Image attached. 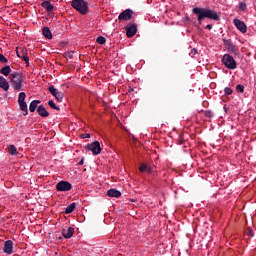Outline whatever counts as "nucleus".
I'll return each mask as SVG.
<instances>
[{"label": "nucleus", "mask_w": 256, "mask_h": 256, "mask_svg": "<svg viewBox=\"0 0 256 256\" xmlns=\"http://www.w3.org/2000/svg\"><path fill=\"white\" fill-rule=\"evenodd\" d=\"M147 168L148 165L146 163H141L138 169L141 173H145L147 171Z\"/></svg>", "instance_id": "nucleus-26"}, {"label": "nucleus", "mask_w": 256, "mask_h": 256, "mask_svg": "<svg viewBox=\"0 0 256 256\" xmlns=\"http://www.w3.org/2000/svg\"><path fill=\"white\" fill-rule=\"evenodd\" d=\"M0 73L3 74L4 76H9L11 74V66L7 65L0 69Z\"/></svg>", "instance_id": "nucleus-23"}, {"label": "nucleus", "mask_w": 256, "mask_h": 256, "mask_svg": "<svg viewBox=\"0 0 256 256\" xmlns=\"http://www.w3.org/2000/svg\"><path fill=\"white\" fill-rule=\"evenodd\" d=\"M96 43H98L99 45H103L106 43V38L104 36H98L96 38Z\"/></svg>", "instance_id": "nucleus-25"}, {"label": "nucleus", "mask_w": 256, "mask_h": 256, "mask_svg": "<svg viewBox=\"0 0 256 256\" xmlns=\"http://www.w3.org/2000/svg\"><path fill=\"white\" fill-rule=\"evenodd\" d=\"M205 115H206V117H208L209 119H211V117H214L213 112L210 111V110L205 111Z\"/></svg>", "instance_id": "nucleus-32"}, {"label": "nucleus", "mask_w": 256, "mask_h": 256, "mask_svg": "<svg viewBox=\"0 0 256 256\" xmlns=\"http://www.w3.org/2000/svg\"><path fill=\"white\" fill-rule=\"evenodd\" d=\"M246 234H248V236H250V237L254 236L253 230L251 228L246 229Z\"/></svg>", "instance_id": "nucleus-34"}, {"label": "nucleus", "mask_w": 256, "mask_h": 256, "mask_svg": "<svg viewBox=\"0 0 256 256\" xmlns=\"http://www.w3.org/2000/svg\"><path fill=\"white\" fill-rule=\"evenodd\" d=\"M76 208V204L75 203H72L71 205H69L66 210H65V213L66 214H71Z\"/></svg>", "instance_id": "nucleus-24"}, {"label": "nucleus", "mask_w": 256, "mask_h": 256, "mask_svg": "<svg viewBox=\"0 0 256 256\" xmlns=\"http://www.w3.org/2000/svg\"><path fill=\"white\" fill-rule=\"evenodd\" d=\"M222 62L223 64L231 70H235L237 68V62L235 61V59L229 55V54H225L222 58Z\"/></svg>", "instance_id": "nucleus-5"}, {"label": "nucleus", "mask_w": 256, "mask_h": 256, "mask_svg": "<svg viewBox=\"0 0 256 256\" xmlns=\"http://www.w3.org/2000/svg\"><path fill=\"white\" fill-rule=\"evenodd\" d=\"M0 88H2L4 91H9V82L4 76H0Z\"/></svg>", "instance_id": "nucleus-16"}, {"label": "nucleus", "mask_w": 256, "mask_h": 256, "mask_svg": "<svg viewBox=\"0 0 256 256\" xmlns=\"http://www.w3.org/2000/svg\"><path fill=\"white\" fill-rule=\"evenodd\" d=\"M41 6L46 9L48 13L52 12L54 9V6L49 1L42 2Z\"/></svg>", "instance_id": "nucleus-21"}, {"label": "nucleus", "mask_w": 256, "mask_h": 256, "mask_svg": "<svg viewBox=\"0 0 256 256\" xmlns=\"http://www.w3.org/2000/svg\"><path fill=\"white\" fill-rule=\"evenodd\" d=\"M56 189L59 192H68L72 189V184L65 180H61V182H58V184L56 185Z\"/></svg>", "instance_id": "nucleus-7"}, {"label": "nucleus", "mask_w": 256, "mask_h": 256, "mask_svg": "<svg viewBox=\"0 0 256 256\" xmlns=\"http://www.w3.org/2000/svg\"><path fill=\"white\" fill-rule=\"evenodd\" d=\"M133 10L132 9H125L124 11H122L119 16H118V20L119 21H129L132 19L133 17Z\"/></svg>", "instance_id": "nucleus-8"}, {"label": "nucleus", "mask_w": 256, "mask_h": 256, "mask_svg": "<svg viewBox=\"0 0 256 256\" xmlns=\"http://www.w3.org/2000/svg\"><path fill=\"white\" fill-rule=\"evenodd\" d=\"M192 13L197 15L199 25L207 18L214 21H219L220 16L214 9H208L203 7H194Z\"/></svg>", "instance_id": "nucleus-1"}, {"label": "nucleus", "mask_w": 256, "mask_h": 256, "mask_svg": "<svg viewBox=\"0 0 256 256\" xmlns=\"http://www.w3.org/2000/svg\"><path fill=\"white\" fill-rule=\"evenodd\" d=\"M48 104H49V106H50L51 109H55L56 111H60V108H59L58 106H56V104L54 103L53 100H50V101L48 102Z\"/></svg>", "instance_id": "nucleus-27"}, {"label": "nucleus", "mask_w": 256, "mask_h": 256, "mask_svg": "<svg viewBox=\"0 0 256 256\" xmlns=\"http://www.w3.org/2000/svg\"><path fill=\"white\" fill-rule=\"evenodd\" d=\"M138 32V26L136 23H131L130 26L126 28V36L128 38L134 37Z\"/></svg>", "instance_id": "nucleus-9"}, {"label": "nucleus", "mask_w": 256, "mask_h": 256, "mask_svg": "<svg viewBox=\"0 0 256 256\" xmlns=\"http://www.w3.org/2000/svg\"><path fill=\"white\" fill-rule=\"evenodd\" d=\"M41 101L40 100H33L30 105H29V111L30 113H34L36 111L38 105H40Z\"/></svg>", "instance_id": "nucleus-18"}, {"label": "nucleus", "mask_w": 256, "mask_h": 256, "mask_svg": "<svg viewBox=\"0 0 256 256\" xmlns=\"http://www.w3.org/2000/svg\"><path fill=\"white\" fill-rule=\"evenodd\" d=\"M236 91L243 93L245 91L244 85H241V84L236 85Z\"/></svg>", "instance_id": "nucleus-30"}, {"label": "nucleus", "mask_w": 256, "mask_h": 256, "mask_svg": "<svg viewBox=\"0 0 256 256\" xmlns=\"http://www.w3.org/2000/svg\"><path fill=\"white\" fill-rule=\"evenodd\" d=\"M234 26H236V29H238L240 33L247 32V26L245 22L240 19H234Z\"/></svg>", "instance_id": "nucleus-11"}, {"label": "nucleus", "mask_w": 256, "mask_h": 256, "mask_svg": "<svg viewBox=\"0 0 256 256\" xmlns=\"http://www.w3.org/2000/svg\"><path fill=\"white\" fill-rule=\"evenodd\" d=\"M49 92L59 101L62 102L64 93L56 89L53 85L48 88Z\"/></svg>", "instance_id": "nucleus-10"}, {"label": "nucleus", "mask_w": 256, "mask_h": 256, "mask_svg": "<svg viewBox=\"0 0 256 256\" xmlns=\"http://www.w3.org/2000/svg\"><path fill=\"white\" fill-rule=\"evenodd\" d=\"M42 33H43V36L46 38V39H52V33H51V30L50 28H48V26H44L42 28Z\"/></svg>", "instance_id": "nucleus-20"}, {"label": "nucleus", "mask_w": 256, "mask_h": 256, "mask_svg": "<svg viewBox=\"0 0 256 256\" xmlns=\"http://www.w3.org/2000/svg\"><path fill=\"white\" fill-rule=\"evenodd\" d=\"M7 62H9V60L6 59L5 55L0 54V63L5 64Z\"/></svg>", "instance_id": "nucleus-31"}, {"label": "nucleus", "mask_w": 256, "mask_h": 256, "mask_svg": "<svg viewBox=\"0 0 256 256\" xmlns=\"http://www.w3.org/2000/svg\"><path fill=\"white\" fill-rule=\"evenodd\" d=\"M233 93V90L229 87L225 88V94L231 95Z\"/></svg>", "instance_id": "nucleus-35"}, {"label": "nucleus", "mask_w": 256, "mask_h": 256, "mask_svg": "<svg viewBox=\"0 0 256 256\" xmlns=\"http://www.w3.org/2000/svg\"><path fill=\"white\" fill-rule=\"evenodd\" d=\"M37 113L40 115V117H49V112L46 110V108L43 105H40L37 108Z\"/></svg>", "instance_id": "nucleus-17"}, {"label": "nucleus", "mask_w": 256, "mask_h": 256, "mask_svg": "<svg viewBox=\"0 0 256 256\" xmlns=\"http://www.w3.org/2000/svg\"><path fill=\"white\" fill-rule=\"evenodd\" d=\"M223 42L228 52L236 56L239 55V49L233 44L232 40H227V38H223Z\"/></svg>", "instance_id": "nucleus-6"}, {"label": "nucleus", "mask_w": 256, "mask_h": 256, "mask_svg": "<svg viewBox=\"0 0 256 256\" xmlns=\"http://www.w3.org/2000/svg\"><path fill=\"white\" fill-rule=\"evenodd\" d=\"M120 190H116V188H110V190H107V196L112 198H119L121 197Z\"/></svg>", "instance_id": "nucleus-14"}, {"label": "nucleus", "mask_w": 256, "mask_h": 256, "mask_svg": "<svg viewBox=\"0 0 256 256\" xmlns=\"http://www.w3.org/2000/svg\"><path fill=\"white\" fill-rule=\"evenodd\" d=\"M71 5L82 15H87L89 12V4L85 0H72Z\"/></svg>", "instance_id": "nucleus-3"}, {"label": "nucleus", "mask_w": 256, "mask_h": 256, "mask_svg": "<svg viewBox=\"0 0 256 256\" xmlns=\"http://www.w3.org/2000/svg\"><path fill=\"white\" fill-rule=\"evenodd\" d=\"M26 94L24 92L19 93L18 95V103L25 102Z\"/></svg>", "instance_id": "nucleus-28"}, {"label": "nucleus", "mask_w": 256, "mask_h": 256, "mask_svg": "<svg viewBox=\"0 0 256 256\" xmlns=\"http://www.w3.org/2000/svg\"><path fill=\"white\" fill-rule=\"evenodd\" d=\"M75 233V229L73 227H70L68 230L63 229L62 230V235L66 239H70Z\"/></svg>", "instance_id": "nucleus-15"}, {"label": "nucleus", "mask_w": 256, "mask_h": 256, "mask_svg": "<svg viewBox=\"0 0 256 256\" xmlns=\"http://www.w3.org/2000/svg\"><path fill=\"white\" fill-rule=\"evenodd\" d=\"M18 104H19L20 111L23 112V115L24 116L28 115V108H27L26 102L22 101V102H18Z\"/></svg>", "instance_id": "nucleus-22"}, {"label": "nucleus", "mask_w": 256, "mask_h": 256, "mask_svg": "<svg viewBox=\"0 0 256 256\" xmlns=\"http://www.w3.org/2000/svg\"><path fill=\"white\" fill-rule=\"evenodd\" d=\"M192 54H193V55L197 54V50H196V49H193V50H192Z\"/></svg>", "instance_id": "nucleus-39"}, {"label": "nucleus", "mask_w": 256, "mask_h": 256, "mask_svg": "<svg viewBox=\"0 0 256 256\" xmlns=\"http://www.w3.org/2000/svg\"><path fill=\"white\" fill-rule=\"evenodd\" d=\"M238 9H240V11H246L247 10V5L245 2H240V4H238Z\"/></svg>", "instance_id": "nucleus-29"}, {"label": "nucleus", "mask_w": 256, "mask_h": 256, "mask_svg": "<svg viewBox=\"0 0 256 256\" xmlns=\"http://www.w3.org/2000/svg\"><path fill=\"white\" fill-rule=\"evenodd\" d=\"M90 134L89 133H84V134H80V138L81 139H90Z\"/></svg>", "instance_id": "nucleus-33"}, {"label": "nucleus", "mask_w": 256, "mask_h": 256, "mask_svg": "<svg viewBox=\"0 0 256 256\" xmlns=\"http://www.w3.org/2000/svg\"><path fill=\"white\" fill-rule=\"evenodd\" d=\"M146 172H147L148 174H152V172H153L152 167L148 166V168L146 169Z\"/></svg>", "instance_id": "nucleus-36"}, {"label": "nucleus", "mask_w": 256, "mask_h": 256, "mask_svg": "<svg viewBox=\"0 0 256 256\" xmlns=\"http://www.w3.org/2000/svg\"><path fill=\"white\" fill-rule=\"evenodd\" d=\"M4 253L6 254H12L13 253V241L7 240L4 243V248H3Z\"/></svg>", "instance_id": "nucleus-13"}, {"label": "nucleus", "mask_w": 256, "mask_h": 256, "mask_svg": "<svg viewBox=\"0 0 256 256\" xmlns=\"http://www.w3.org/2000/svg\"><path fill=\"white\" fill-rule=\"evenodd\" d=\"M83 164H84V158L80 159L78 165H79V166H82Z\"/></svg>", "instance_id": "nucleus-38"}, {"label": "nucleus", "mask_w": 256, "mask_h": 256, "mask_svg": "<svg viewBox=\"0 0 256 256\" xmlns=\"http://www.w3.org/2000/svg\"><path fill=\"white\" fill-rule=\"evenodd\" d=\"M17 56L20 59H23L27 66L29 65V58H28V52L25 48H20V51H17Z\"/></svg>", "instance_id": "nucleus-12"}, {"label": "nucleus", "mask_w": 256, "mask_h": 256, "mask_svg": "<svg viewBox=\"0 0 256 256\" xmlns=\"http://www.w3.org/2000/svg\"><path fill=\"white\" fill-rule=\"evenodd\" d=\"M212 28H213L212 24H207L206 29L212 30Z\"/></svg>", "instance_id": "nucleus-37"}, {"label": "nucleus", "mask_w": 256, "mask_h": 256, "mask_svg": "<svg viewBox=\"0 0 256 256\" xmlns=\"http://www.w3.org/2000/svg\"><path fill=\"white\" fill-rule=\"evenodd\" d=\"M44 1H48L49 2L50 0H44Z\"/></svg>", "instance_id": "nucleus-40"}, {"label": "nucleus", "mask_w": 256, "mask_h": 256, "mask_svg": "<svg viewBox=\"0 0 256 256\" xmlns=\"http://www.w3.org/2000/svg\"><path fill=\"white\" fill-rule=\"evenodd\" d=\"M84 150L92 152L94 156L101 154L102 148L99 141H94L84 146Z\"/></svg>", "instance_id": "nucleus-4"}, {"label": "nucleus", "mask_w": 256, "mask_h": 256, "mask_svg": "<svg viewBox=\"0 0 256 256\" xmlns=\"http://www.w3.org/2000/svg\"><path fill=\"white\" fill-rule=\"evenodd\" d=\"M24 78L25 77L20 72L11 73L9 76V79H10V84L12 88L16 91L22 90Z\"/></svg>", "instance_id": "nucleus-2"}, {"label": "nucleus", "mask_w": 256, "mask_h": 256, "mask_svg": "<svg viewBox=\"0 0 256 256\" xmlns=\"http://www.w3.org/2000/svg\"><path fill=\"white\" fill-rule=\"evenodd\" d=\"M7 151H8V154L12 156H17L19 154V152L17 151V147L13 144L8 145Z\"/></svg>", "instance_id": "nucleus-19"}]
</instances>
